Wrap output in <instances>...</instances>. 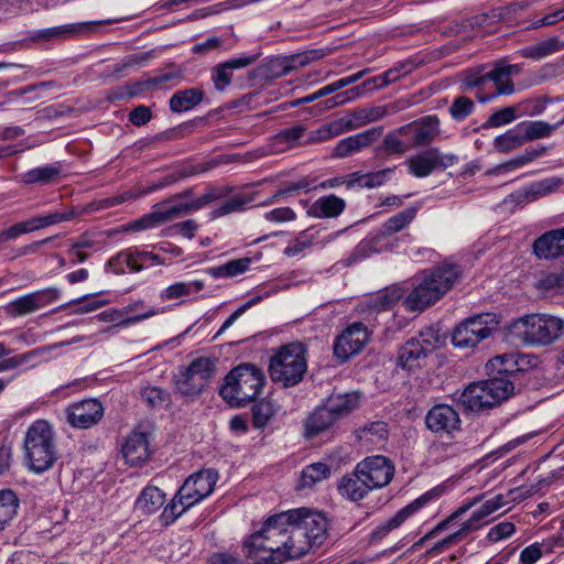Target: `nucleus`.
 Masks as SVG:
<instances>
[{
  "label": "nucleus",
  "instance_id": "f257e3e1",
  "mask_svg": "<svg viewBox=\"0 0 564 564\" xmlns=\"http://www.w3.org/2000/svg\"><path fill=\"white\" fill-rule=\"evenodd\" d=\"M326 536V518L303 508L270 517L243 549L250 564H282L321 546Z\"/></svg>",
  "mask_w": 564,
  "mask_h": 564
},
{
  "label": "nucleus",
  "instance_id": "f03ea898",
  "mask_svg": "<svg viewBox=\"0 0 564 564\" xmlns=\"http://www.w3.org/2000/svg\"><path fill=\"white\" fill-rule=\"evenodd\" d=\"M458 264L441 263L423 271L414 279L411 292L404 299V306L410 312L423 311L440 301L462 278Z\"/></svg>",
  "mask_w": 564,
  "mask_h": 564
},
{
  "label": "nucleus",
  "instance_id": "7ed1b4c3",
  "mask_svg": "<svg viewBox=\"0 0 564 564\" xmlns=\"http://www.w3.org/2000/svg\"><path fill=\"white\" fill-rule=\"evenodd\" d=\"M23 459L29 470L42 474L57 460L55 434L45 420L33 422L26 430L23 441Z\"/></svg>",
  "mask_w": 564,
  "mask_h": 564
},
{
  "label": "nucleus",
  "instance_id": "20e7f679",
  "mask_svg": "<svg viewBox=\"0 0 564 564\" xmlns=\"http://www.w3.org/2000/svg\"><path fill=\"white\" fill-rule=\"evenodd\" d=\"M264 384L265 376L260 368L252 364H241L226 376L219 394L230 405L242 406L254 401Z\"/></svg>",
  "mask_w": 564,
  "mask_h": 564
},
{
  "label": "nucleus",
  "instance_id": "39448f33",
  "mask_svg": "<svg viewBox=\"0 0 564 564\" xmlns=\"http://www.w3.org/2000/svg\"><path fill=\"white\" fill-rule=\"evenodd\" d=\"M509 333L525 345L545 346L563 336L564 321L552 315L529 314L513 321Z\"/></svg>",
  "mask_w": 564,
  "mask_h": 564
},
{
  "label": "nucleus",
  "instance_id": "423d86ee",
  "mask_svg": "<svg viewBox=\"0 0 564 564\" xmlns=\"http://www.w3.org/2000/svg\"><path fill=\"white\" fill-rule=\"evenodd\" d=\"M307 371V349L299 341L279 347L270 358L269 373L272 381L283 387L300 383Z\"/></svg>",
  "mask_w": 564,
  "mask_h": 564
},
{
  "label": "nucleus",
  "instance_id": "0eeeda50",
  "mask_svg": "<svg viewBox=\"0 0 564 564\" xmlns=\"http://www.w3.org/2000/svg\"><path fill=\"white\" fill-rule=\"evenodd\" d=\"M217 481V473L212 469L199 470L191 475L178 489L162 513L166 523L178 518L187 509L209 496Z\"/></svg>",
  "mask_w": 564,
  "mask_h": 564
},
{
  "label": "nucleus",
  "instance_id": "6e6552de",
  "mask_svg": "<svg viewBox=\"0 0 564 564\" xmlns=\"http://www.w3.org/2000/svg\"><path fill=\"white\" fill-rule=\"evenodd\" d=\"M513 383L506 377H495L469 384L460 394V404L471 412L490 409L508 399L513 392Z\"/></svg>",
  "mask_w": 564,
  "mask_h": 564
},
{
  "label": "nucleus",
  "instance_id": "1a4fd4ad",
  "mask_svg": "<svg viewBox=\"0 0 564 564\" xmlns=\"http://www.w3.org/2000/svg\"><path fill=\"white\" fill-rule=\"evenodd\" d=\"M357 394H338L316 408L305 420L304 435L314 438L330 429L338 420L350 413L358 405Z\"/></svg>",
  "mask_w": 564,
  "mask_h": 564
},
{
  "label": "nucleus",
  "instance_id": "9d476101",
  "mask_svg": "<svg viewBox=\"0 0 564 564\" xmlns=\"http://www.w3.org/2000/svg\"><path fill=\"white\" fill-rule=\"evenodd\" d=\"M492 315L489 313L478 314L465 318L452 333V344L460 349H473L484 339L491 335Z\"/></svg>",
  "mask_w": 564,
  "mask_h": 564
},
{
  "label": "nucleus",
  "instance_id": "9b49d317",
  "mask_svg": "<svg viewBox=\"0 0 564 564\" xmlns=\"http://www.w3.org/2000/svg\"><path fill=\"white\" fill-rule=\"evenodd\" d=\"M215 372L214 362L200 357L193 360L176 380V391L185 397L199 394Z\"/></svg>",
  "mask_w": 564,
  "mask_h": 564
},
{
  "label": "nucleus",
  "instance_id": "f8f14e48",
  "mask_svg": "<svg viewBox=\"0 0 564 564\" xmlns=\"http://www.w3.org/2000/svg\"><path fill=\"white\" fill-rule=\"evenodd\" d=\"M231 192L229 187H213L199 197L189 202H170V198L159 204L164 223L199 210L213 202L225 198Z\"/></svg>",
  "mask_w": 564,
  "mask_h": 564
},
{
  "label": "nucleus",
  "instance_id": "ddd939ff",
  "mask_svg": "<svg viewBox=\"0 0 564 564\" xmlns=\"http://www.w3.org/2000/svg\"><path fill=\"white\" fill-rule=\"evenodd\" d=\"M332 53L330 47L312 48L296 54L274 57L268 62L269 76L280 78L292 70L305 67L312 62L319 61Z\"/></svg>",
  "mask_w": 564,
  "mask_h": 564
},
{
  "label": "nucleus",
  "instance_id": "4468645a",
  "mask_svg": "<svg viewBox=\"0 0 564 564\" xmlns=\"http://www.w3.org/2000/svg\"><path fill=\"white\" fill-rule=\"evenodd\" d=\"M443 494V488L434 487L429 491L421 495L419 498L413 500L411 503L399 510L391 519L386 521L384 523L378 525L370 535L372 542L382 540L387 536L392 530L399 528L409 517H411L414 512L423 508L430 501L437 499Z\"/></svg>",
  "mask_w": 564,
  "mask_h": 564
},
{
  "label": "nucleus",
  "instance_id": "2eb2a0df",
  "mask_svg": "<svg viewBox=\"0 0 564 564\" xmlns=\"http://www.w3.org/2000/svg\"><path fill=\"white\" fill-rule=\"evenodd\" d=\"M356 468L372 490L389 485L394 475L393 463L382 455L367 457L359 462Z\"/></svg>",
  "mask_w": 564,
  "mask_h": 564
},
{
  "label": "nucleus",
  "instance_id": "dca6fc26",
  "mask_svg": "<svg viewBox=\"0 0 564 564\" xmlns=\"http://www.w3.org/2000/svg\"><path fill=\"white\" fill-rule=\"evenodd\" d=\"M370 333L361 322L350 324L334 344V354L340 360H347L358 354L369 341Z\"/></svg>",
  "mask_w": 564,
  "mask_h": 564
},
{
  "label": "nucleus",
  "instance_id": "f3484780",
  "mask_svg": "<svg viewBox=\"0 0 564 564\" xmlns=\"http://www.w3.org/2000/svg\"><path fill=\"white\" fill-rule=\"evenodd\" d=\"M104 406L97 399H86L66 409L68 423L76 429H89L104 416Z\"/></svg>",
  "mask_w": 564,
  "mask_h": 564
},
{
  "label": "nucleus",
  "instance_id": "a211bd4d",
  "mask_svg": "<svg viewBox=\"0 0 564 564\" xmlns=\"http://www.w3.org/2000/svg\"><path fill=\"white\" fill-rule=\"evenodd\" d=\"M59 293L55 288L32 292L10 302L7 311L12 316L28 315L57 300Z\"/></svg>",
  "mask_w": 564,
  "mask_h": 564
},
{
  "label": "nucleus",
  "instance_id": "6ab92c4d",
  "mask_svg": "<svg viewBox=\"0 0 564 564\" xmlns=\"http://www.w3.org/2000/svg\"><path fill=\"white\" fill-rule=\"evenodd\" d=\"M383 133V127H373L340 140L332 151L334 158H347L371 145Z\"/></svg>",
  "mask_w": 564,
  "mask_h": 564
},
{
  "label": "nucleus",
  "instance_id": "aec40b11",
  "mask_svg": "<svg viewBox=\"0 0 564 564\" xmlns=\"http://www.w3.org/2000/svg\"><path fill=\"white\" fill-rule=\"evenodd\" d=\"M425 424L434 433L451 434L459 429L460 419L457 411L452 406L437 404L427 412Z\"/></svg>",
  "mask_w": 564,
  "mask_h": 564
},
{
  "label": "nucleus",
  "instance_id": "412c9836",
  "mask_svg": "<svg viewBox=\"0 0 564 564\" xmlns=\"http://www.w3.org/2000/svg\"><path fill=\"white\" fill-rule=\"evenodd\" d=\"M91 22L68 23L57 26L35 30L30 35L34 42H53L76 37L93 30Z\"/></svg>",
  "mask_w": 564,
  "mask_h": 564
},
{
  "label": "nucleus",
  "instance_id": "4be33fe9",
  "mask_svg": "<svg viewBox=\"0 0 564 564\" xmlns=\"http://www.w3.org/2000/svg\"><path fill=\"white\" fill-rule=\"evenodd\" d=\"M158 261L159 256L152 252L124 250L110 258L107 268L116 274H121L124 272L121 265L126 264L131 271L139 272L148 264Z\"/></svg>",
  "mask_w": 564,
  "mask_h": 564
},
{
  "label": "nucleus",
  "instance_id": "5701e85b",
  "mask_svg": "<svg viewBox=\"0 0 564 564\" xmlns=\"http://www.w3.org/2000/svg\"><path fill=\"white\" fill-rule=\"evenodd\" d=\"M532 247L539 259L553 260L564 257V228L544 232L534 240Z\"/></svg>",
  "mask_w": 564,
  "mask_h": 564
},
{
  "label": "nucleus",
  "instance_id": "b1692460",
  "mask_svg": "<svg viewBox=\"0 0 564 564\" xmlns=\"http://www.w3.org/2000/svg\"><path fill=\"white\" fill-rule=\"evenodd\" d=\"M259 55H242L239 57L230 58L226 62L219 63L212 69V80L215 89L224 91L231 83L232 72L235 69L245 68L258 59Z\"/></svg>",
  "mask_w": 564,
  "mask_h": 564
},
{
  "label": "nucleus",
  "instance_id": "393cba45",
  "mask_svg": "<svg viewBox=\"0 0 564 564\" xmlns=\"http://www.w3.org/2000/svg\"><path fill=\"white\" fill-rule=\"evenodd\" d=\"M121 453L127 464L138 466L147 462L151 455L148 435L133 431L124 440Z\"/></svg>",
  "mask_w": 564,
  "mask_h": 564
},
{
  "label": "nucleus",
  "instance_id": "a878e982",
  "mask_svg": "<svg viewBox=\"0 0 564 564\" xmlns=\"http://www.w3.org/2000/svg\"><path fill=\"white\" fill-rule=\"evenodd\" d=\"M434 348L433 343L421 333L419 337L410 338L399 350L398 364L408 369L417 365L421 358L426 357Z\"/></svg>",
  "mask_w": 564,
  "mask_h": 564
},
{
  "label": "nucleus",
  "instance_id": "bb28decb",
  "mask_svg": "<svg viewBox=\"0 0 564 564\" xmlns=\"http://www.w3.org/2000/svg\"><path fill=\"white\" fill-rule=\"evenodd\" d=\"M400 132L413 133V145L430 144L440 133V120L436 116H426L400 127Z\"/></svg>",
  "mask_w": 564,
  "mask_h": 564
},
{
  "label": "nucleus",
  "instance_id": "cd10ccee",
  "mask_svg": "<svg viewBox=\"0 0 564 564\" xmlns=\"http://www.w3.org/2000/svg\"><path fill=\"white\" fill-rule=\"evenodd\" d=\"M337 488L339 495L350 501H359L372 490L356 467L352 473L341 477Z\"/></svg>",
  "mask_w": 564,
  "mask_h": 564
},
{
  "label": "nucleus",
  "instance_id": "c85d7f7f",
  "mask_svg": "<svg viewBox=\"0 0 564 564\" xmlns=\"http://www.w3.org/2000/svg\"><path fill=\"white\" fill-rule=\"evenodd\" d=\"M346 202L329 194L317 198L307 209V215L314 218H336L345 209Z\"/></svg>",
  "mask_w": 564,
  "mask_h": 564
},
{
  "label": "nucleus",
  "instance_id": "c756f323",
  "mask_svg": "<svg viewBox=\"0 0 564 564\" xmlns=\"http://www.w3.org/2000/svg\"><path fill=\"white\" fill-rule=\"evenodd\" d=\"M489 75V86L494 84V90L488 91V94L479 93V102L486 104L489 102L501 95H512L514 93V85L509 76L502 74L500 67L495 64L494 68L488 70Z\"/></svg>",
  "mask_w": 564,
  "mask_h": 564
},
{
  "label": "nucleus",
  "instance_id": "7c9ffc66",
  "mask_svg": "<svg viewBox=\"0 0 564 564\" xmlns=\"http://www.w3.org/2000/svg\"><path fill=\"white\" fill-rule=\"evenodd\" d=\"M79 216L77 208L72 207L65 212H54L47 215L35 216L25 220L28 231L33 232L53 225H57L64 221H69L75 217Z\"/></svg>",
  "mask_w": 564,
  "mask_h": 564
},
{
  "label": "nucleus",
  "instance_id": "2f4dec72",
  "mask_svg": "<svg viewBox=\"0 0 564 564\" xmlns=\"http://www.w3.org/2000/svg\"><path fill=\"white\" fill-rule=\"evenodd\" d=\"M204 93L198 88H186L178 90L170 98V109L173 112H185L192 110L203 101Z\"/></svg>",
  "mask_w": 564,
  "mask_h": 564
},
{
  "label": "nucleus",
  "instance_id": "473e14b6",
  "mask_svg": "<svg viewBox=\"0 0 564 564\" xmlns=\"http://www.w3.org/2000/svg\"><path fill=\"white\" fill-rule=\"evenodd\" d=\"M564 44L557 36L549 37L536 44L522 47L519 51L520 56L534 61L542 59L551 54L560 52Z\"/></svg>",
  "mask_w": 564,
  "mask_h": 564
},
{
  "label": "nucleus",
  "instance_id": "72a5a7b5",
  "mask_svg": "<svg viewBox=\"0 0 564 564\" xmlns=\"http://www.w3.org/2000/svg\"><path fill=\"white\" fill-rule=\"evenodd\" d=\"M525 143L527 139L523 129L521 123H518L505 133L496 137L494 140V148L497 152L508 153L521 148Z\"/></svg>",
  "mask_w": 564,
  "mask_h": 564
},
{
  "label": "nucleus",
  "instance_id": "f704fd0d",
  "mask_svg": "<svg viewBox=\"0 0 564 564\" xmlns=\"http://www.w3.org/2000/svg\"><path fill=\"white\" fill-rule=\"evenodd\" d=\"M156 314H158V311L151 308V310H148L144 313H140V314H137V315H132L130 317H126L123 315L122 308H119V310L110 308V310L101 312L98 315V317L102 322L116 323L112 326V328H118V327H126V326L135 324L138 322L143 321V319L150 318V317H152V316H154Z\"/></svg>",
  "mask_w": 564,
  "mask_h": 564
},
{
  "label": "nucleus",
  "instance_id": "c9c22d12",
  "mask_svg": "<svg viewBox=\"0 0 564 564\" xmlns=\"http://www.w3.org/2000/svg\"><path fill=\"white\" fill-rule=\"evenodd\" d=\"M403 296L399 288L387 289L365 302L366 308L371 312H381L392 308Z\"/></svg>",
  "mask_w": 564,
  "mask_h": 564
},
{
  "label": "nucleus",
  "instance_id": "e433bc0d",
  "mask_svg": "<svg viewBox=\"0 0 564 564\" xmlns=\"http://www.w3.org/2000/svg\"><path fill=\"white\" fill-rule=\"evenodd\" d=\"M165 502V494L158 487H145L137 499L135 507L143 513H155Z\"/></svg>",
  "mask_w": 564,
  "mask_h": 564
},
{
  "label": "nucleus",
  "instance_id": "4c0bfd02",
  "mask_svg": "<svg viewBox=\"0 0 564 564\" xmlns=\"http://www.w3.org/2000/svg\"><path fill=\"white\" fill-rule=\"evenodd\" d=\"M545 152H546V148H544V147L528 148L520 155L509 160L506 163L497 165L496 167L489 170L487 173L488 174H497V173L512 171V170L521 167L530 162H533L534 160L541 158Z\"/></svg>",
  "mask_w": 564,
  "mask_h": 564
},
{
  "label": "nucleus",
  "instance_id": "58836bf2",
  "mask_svg": "<svg viewBox=\"0 0 564 564\" xmlns=\"http://www.w3.org/2000/svg\"><path fill=\"white\" fill-rule=\"evenodd\" d=\"M409 172L415 177H426L436 170L434 150L423 151L406 161Z\"/></svg>",
  "mask_w": 564,
  "mask_h": 564
},
{
  "label": "nucleus",
  "instance_id": "ea45409f",
  "mask_svg": "<svg viewBox=\"0 0 564 564\" xmlns=\"http://www.w3.org/2000/svg\"><path fill=\"white\" fill-rule=\"evenodd\" d=\"M388 115L387 106H371L357 108L348 112L354 129H359L368 123L378 121Z\"/></svg>",
  "mask_w": 564,
  "mask_h": 564
},
{
  "label": "nucleus",
  "instance_id": "a19ab883",
  "mask_svg": "<svg viewBox=\"0 0 564 564\" xmlns=\"http://www.w3.org/2000/svg\"><path fill=\"white\" fill-rule=\"evenodd\" d=\"M394 172V169H384L381 171L367 173V174H360V173H352L350 175V178L346 182L347 187H354L355 185H358L360 187H367V188H373L382 185L388 176H390Z\"/></svg>",
  "mask_w": 564,
  "mask_h": 564
},
{
  "label": "nucleus",
  "instance_id": "79ce46f5",
  "mask_svg": "<svg viewBox=\"0 0 564 564\" xmlns=\"http://www.w3.org/2000/svg\"><path fill=\"white\" fill-rule=\"evenodd\" d=\"M523 129L527 142L550 137L553 131L564 124V118L554 124H550L542 120L522 121L520 122Z\"/></svg>",
  "mask_w": 564,
  "mask_h": 564
},
{
  "label": "nucleus",
  "instance_id": "37998d69",
  "mask_svg": "<svg viewBox=\"0 0 564 564\" xmlns=\"http://www.w3.org/2000/svg\"><path fill=\"white\" fill-rule=\"evenodd\" d=\"M251 260L249 258H240L230 260L221 265L207 269V273L215 278H234L245 273L250 267Z\"/></svg>",
  "mask_w": 564,
  "mask_h": 564
},
{
  "label": "nucleus",
  "instance_id": "c03bdc74",
  "mask_svg": "<svg viewBox=\"0 0 564 564\" xmlns=\"http://www.w3.org/2000/svg\"><path fill=\"white\" fill-rule=\"evenodd\" d=\"M355 434L360 441L378 443L388 438L389 429L386 422L375 421L358 427Z\"/></svg>",
  "mask_w": 564,
  "mask_h": 564
},
{
  "label": "nucleus",
  "instance_id": "a18cd8bd",
  "mask_svg": "<svg viewBox=\"0 0 564 564\" xmlns=\"http://www.w3.org/2000/svg\"><path fill=\"white\" fill-rule=\"evenodd\" d=\"M19 508V499L12 490L0 491V531L15 517Z\"/></svg>",
  "mask_w": 564,
  "mask_h": 564
},
{
  "label": "nucleus",
  "instance_id": "49530a36",
  "mask_svg": "<svg viewBox=\"0 0 564 564\" xmlns=\"http://www.w3.org/2000/svg\"><path fill=\"white\" fill-rule=\"evenodd\" d=\"M536 289L545 295L564 293V268L560 271L543 274L536 281Z\"/></svg>",
  "mask_w": 564,
  "mask_h": 564
},
{
  "label": "nucleus",
  "instance_id": "de8ad7c7",
  "mask_svg": "<svg viewBox=\"0 0 564 564\" xmlns=\"http://www.w3.org/2000/svg\"><path fill=\"white\" fill-rule=\"evenodd\" d=\"M462 85L465 89H477L476 98L479 100V93H485V86H489V75L486 66L481 65L476 69L466 70Z\"/></svg>",
  "mask_w": 564,
  "mask_h": 564
},
{
  "label": "nucleus",
  "instance_id": "09e8293b",
  "mask_svg": "<svg viewBox=\"0 0 564 564\" xmlns=\"http://www.w3.org/2000/svg\"><path fill=\"white\" fill-rule=\"evenodd\" d=\"M61 174L59 165H45L32 169L23 175L25 184H48L55 181Z\"/></svg>",
  "mask_w": 564,
  "mask_h": 564
},
{
  "label": "nucleus",
  "instance_id": "8fccbe9b",
  "mask_svg": "<svg viewBox=\"0 0 564 564\" xmlns=\"http://www.w3.org/2000/svg\"><path fill=\"white\" fill-rule=\"evenodd\" d=\"M133 197H137V195L132 194L131 192H124L119 195H115L111 197H106V198L90 202V203L86 204L84 207H82L80 209L77 208V210L79 212V215L90 214V213L98 212L101 209H108V208L115 207L117 205L128 202L129 199H131Z\"/></svg>",
  "mask_w": 564,
  "mask_h": 564
},
{
  "label": "nucleus",
  "instance_id": "3c124183",
  "mask_svg": "<svg viewBox=\"0 0 564 564\" xmlns=\"http://www.w3.org/2000/svg\"><path fill=\"white\" fill-rule=\"evenodd\" d=\"M416 67L417 64L414 61L405 59L398 62L392 68L376 77L378 78L379 86L382 88L412 73Z\"/></svg>",
  "mask_w": 564,
  "mask_h": 564
},
{
  "label": "nucleus",
  "instance_id": "603ef678",
  "mask_svg": "<svg viewBox=\"0 0 564 564\" xmlns=\"http://www.w3.org/2000/svg\"><path fill=\"white\" fill-rule=\"evenodd\" d=\"M416 213L415 207H410L390 217L382 226V234L391 236L401 231L415 218Z\"/></svg>",
  "mask_w": 564,
  "mask_h": 564
},
{
  "label": "nucleus",
  "instance_id": "864d4df0",
  "mask_svg": "<svg viewBox=\"0 0 564 564\" xmlns=\"http://www.w3.org/2000/svg\"><path fill=\"white\" fill-rule=\"evenodd\" d=\"M204 288V283L202 281H191V282H177L169 288H166L161 293L162 300H177L183 296H188L193 293H197L202 291Z\"/></svg>",
  "mask_w": 564,
  "mask_h": 564
},
{
  "label": "nucleus",
  "instance_id": "5fc2aeb1",
  "mask_svg": "<svg viewBox=\"0 0 564 564\" xmlns=\"http://www.w3.org/2000/svg\"><path fill=\"white\" fill-rule=\"evenodd\" d=\"M330 475L329 467L324 463H314L306 466L301 474L300 486L312 487L316 482L326 479Z\"/></svg>",
  "mask_w": 564,
  "mask_h": 564
},
{
  "label": "nucleus",
  "instance_id": "6e6d98bb",
  "mask_svg": "<svg viewBox=\"0 0 564 564\" xmlns=\"http://www.w3.org/2000/svg\"><path fill=\"white\" fill-rule=\"evenodd\" d=\"M251 202V198L237 194L230 196L226 202L220 204L217 208L210 212L209 216L212 219L220 218L232 213L242 212Z\"/></svg>",
  "mask_w": 564,
  "mask_h": 564
},
{
  "label": "nucleus",
  "instance_id": "4d7b16f0",
  "mask_svg": "<svg viewBox=\"0 0 564 564\" xmlns=\"http://www.w3.org/2000/svg\"><path fill=\"white\" fill-rule=\"evenodd\" d=\"M405 134L408 132H400V128L387 133L380 148L381 151L388 155L405 153L410 149V145L401 140V135Z\"/></svg>",
  "mask_w": 564,
  "mask_h": 564
},
{
  "label": "nucleus",
  "instance_id": "13d9d810",
  "mask_svg": "<svg viewBox=\"0 0 564 564\" xmlns=\"http://www.w3.org/2000/svg\"><path fill=\"white\" fill-rule=\"evenodd\" d=\"M141 398L149 406L153 409L165 408L171 403L170 393L159 387H145L141 391Z\"/></svg>",
  "mask_w": 564,
  "mask_h": 564
},
{
  "label": "nucleus",
  "instance_id": "bf43d9fd",
  "mask_svg": "<svg viewBox=\"0 0 564 564\" xmlns=\"http://www.w3.org/2000/svg\"><path fill=\"white\" fill-rule=\"evenodd\" d=\"M252 423L254 427H264L275 414L274 404L268 400H261L253 404L252 409Z\"/></svg>",
  "mask_w": 564,
  "mask_h": 564
},
{
  "label": "nucleus",
  "instance_id": "052dcab7",
  "mask_svg": "<svg viewBox=\"0 0 564 564\" xmlns=\"http://www.w3.org/2000/svg\"><path fill=\"white\" fill-rule=\"evenodd\" d=\"M154 208L155 210H153L152 213L143 215L141 218L129 223L126 226V230L142 231L158 227L159 225L163 224L164 219L160 212V205H155Z\"/></svg>",
  "mask_w": 564,
  "mask_h": 564
},
{
  "label": "nucleus",
  "instance_id": "680f3d73",
  "mask_svg": "<svg viewBox=\"0 0 564 564\" xmlns=\"http://www.w3.org/2000/svg\"><path fill=\"white\" fill-rule=\"evenodd\" d=\"M518 107H506L492 112L486 122L482 123V129L499 128L511 123L518 118Z\"/></svg>",
  "mask_w": 564,
  "mask_h": 564
},
{
  "label": "nucleus",
  "instance_id": "e2e57ef3",
  "mask_svg": "<svg viewBox=\"0 0 564 564\" xmlns=\"http://www.w3.org/2000/svg\"><path fill=\"white\" fill-rule=\"evenodd\" d=\"M183 79V73L180 68L172 67L169 70L162 72L156 76L151 77L154 90L166 87H174Z\"/></svg>",
  "mask_w": 564,
  "mask_h": 564
},
{
  "label": "nucleus",
  "instance_id": "0e129e2a",
  "mask_svg": "<svg viewBox=\"0 0 564 564\" xmlns=\"http://www.w3.org/2000/svg\"><path fill=\"white\" fill-rule=\"evenodd\" d=\"M564 184L561 177H547L530 184L531 193L535 199L556 192Z\"/></svg>",
  "mask_w": 564,
  "mask_h": 564
},
{
  "label": "nucleus",
  "instance_id": "69168bd1",
  "mask_svg": "<svg viewBox=\"0 0 564 564\" xmlns=\"http://www.w3.org/2000/svg\"><path fill=\"white\" fill-rule=\"evenodd\" d=\"M381 88L378 83V78L375 76L370 79L365 80L361 85L355 86L344 93L337 95V98H340L337 104H345L347 101L359 98L365 90H372Z\"/></svg>",
  "mask_w": 564,
  "mask_h": 564
},
{
  "label": "nucleus",
  "instance_id": "338daca9",
  "mask_svg": "<svg viewBox=\"0 0 564 564\" xmlns=\"http://www.w3.org/2000/svg\"><path fill=\"white\" fill-rule=\"evenodd\" d=\"M475 110L474 101L465 96H459L454 99L452 106L449 107V113L453 119L460 121L466 117L471 115Z\"/></svg>",
  "mask_w": 564,
  "mask_h": 564
},
{
  "label": "nucleus",
  "instance_id": "774afa93",
  "mask_svg": "<svg viewBox=\"0 0 564 564\" xmlns=\"http://www.w3.org/2000/svg\"><path fill=\"white\" fill-rule=\"evenodd\" d=\"M505 505V497L503 495H497L494 498L485 501L480 508L474 512V514L470 517L469 521L475 525L476 522L480 521L485 517H488L489 514L496 512L498 509H500Z\"/></svg>",
  "mask_w": 564,
  "mask_h": 564
}]
</instances>
